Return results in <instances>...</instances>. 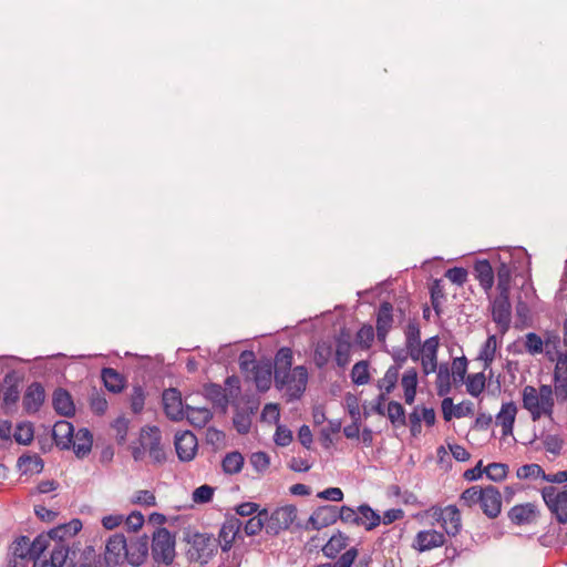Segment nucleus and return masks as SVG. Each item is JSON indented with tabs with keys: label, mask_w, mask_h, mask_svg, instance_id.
<instances>
[{
	"label": "nucleus",
	"mask_w": 567,
	"mask_h": 567,
	"mask_svg": "<svg viewBox=\"0 0 567 567\" xmlns=\"http://www.w3.org/2000/svg\"><path fill=\"white\" fill-rule=\"evenodd\" d=\"M44 536L38 535L32 542L28 536H19L9 547V558L23 557L29 555V558H40L47 550Z\"/></svg>",
	"instance_id": "nucleus-9"
},
{
	"label": "nucleus",
	"mask_w": 567,
	"mask_h": 567,
	"mask_svg": "<svg viewBox=\"0 0 567 567\" xmlns=\"http://www.w3.org/2000/svg\"><path fill=\"white\" fill-rule=\"evenodd\" d=\"M93 435L86 427H81L72 439V445L74 454L79 458L85 457L92 450Z\"/></svg>",
	"instance_id": "nucleus-28"
},
{
	"label": "nucleus",
	"mask_w": 567,
	"mask_h": 567,
	"mask_svg": "<svg viewBox=\"0 0 567 567\" xmlns=\"http://www.w3.org/2000/svg\"><path fill=\"white\" fill-rule=\"evenodd\" d=\"M486 378L484 372L470 374L466 379V391L470 395L477 398L485 388Z\"/></svg>",
	"instance_id": "nucleus-45"
},
{
	"label": "nucleus",
	"mask_w": 567,
	"mask_h": 567,
	"mask_svg": "<svg viewBox=\"0 0 567 567\" xmlns=\"http://www.w3.org/2000/svg\"><path fill=\"white\" fill-rule=\"evenodd\" d=\"M445 544V535L435 529L420 530L412 544V547L420 551H427Z\"/></svg>",
	"instance_id": "nucleus-20"
},
{
	"label": "nucleus",
	"mask_w": 567,
	"mask_h": 567,
	"mask_svg": "<svg viewBox=\"0 0 567 567\" xmlns=\"http://www.w3.org/2000/svg\"><path fill=\"white\" fill-rule=\"evenodd\" d=\"M127 540L122 533H116L109 537L105 545V564L120 565L125 560V549Z\"/></svg>",
	"instance_id": "nucleus-16"
},
{
	"label": "nucleus",
	"mask_w": 567,
	"mask_h": 567,
	"mask_svg": "<svg viewBox=\"0 0 567 567\" xmlns=\"http://www.w3.org/2000/svg\"><path fill=\"white\" fill-rule=\"evenodd\" d=\"M90 408L96 415H103L107 410V401L104 393L93 389L90 395Z\"/></svg>",
	"instance_id": "nucleus-56"
},
{
	"label": "nucleus",
	"mask_w": 567,
	"mask_h": 567,
	"mask_svg": "<svg viewBox=\"0 0 567 567\" xmlns=\"http://www.w3.org/2000/svg\"><path fill=\"white\" fill-rule=\"evenodd\" d=\"M332 355V346L327 342H318L313 352V362L318 369H323Z\"/></svg>",
	"instance_id": "nucleus-43"
},
{
	"label": "nucleus",
	"mask_w": 567,
	"mask_h": 567,
	"mask_svg": "<svg viewBox=\"0 0 567 567\" xmlns=\"http://www.w3.org/2000/svg\"><path fill=\"white\" fill-rule=\"evenodd\" d=\"M82 522L73 518L69 523L60 524L48 533H41L44 536L47 548L51 540L54 542L50 559H44L42 564H35L34 567H64V564L71 561L74 564L75 556L80 555V550H75L69 545V539L75 536L82 529Z\"/></svg>",
	"instance_id": "nucleus-2"
},
{
	"label": "nucleus",
	"mask_w": 567,
	"mask_h": 567,
	"mask_svg": "<svg viewBox=\"0 0 567 567\" xmlns=\"http://www.w3.org/2000/svg\"><path fill=\"white\" fill-rule=\"evenodd\" d=\"M375 337L374 328L365 323L363 324L355 334V343L362 349H370Z\"/></svg>",
	"instance_id": "nucleus-51"
},
{
	"label": "nucleus",
	"mask_w": 567,
	"mask_h": 567,
	"mask_svg": "<svg viewBox=\"0 0 567 567\" xmlns=\"http://www.w3.org/2000/svg\"><path fill=\"white\" fill-rule=\"evenodd\" d=\"M162 401L164 412L169 420L182 421L185 419L186 405L183 404L182 394L177 389L164 390Z\"/></svg>",
	"instance_id": "nucleus-13"
},
{
	"label": "nucleus",
	"mask_w": 567,
	"mask_h": 567,
	"mask_svg": "<svg viewBox=\"0 0 567 567\" xmlns=\"http://www.w3.org/2000/svg\"><path fill=\"white\" fill-rule=\"evenodd\" d=\"M475 277L485 292L494 285V271L487 259L477 260L474 264Z\"/></svg>",
	"instance_id": "nucleus-29"
},
{
	"label": "nucleus",
	"mask_w": 567,
	"mask_h": 567,
	"mask_svg": "<svg viewBox=\"0 0 567 567\" xmlns=\"http://www.w3.org/2000/svg\"><path fill=\"white\" fill-rule=\"evenodd\" d=\"M337 516L338 520H341L343 524L361 526V524L365 523L363 517H360L358 508L354 509L348 505L338 507Z\"/></svg>",
	"instance_id": "nucleus-42"
},
{
	"label": "nucleus",
	"mask_w": 567,
	"mask_h": 567,
	"mask_svg": "<svg viewBox=\"0 0 567 567\" xmlns=\"http://www.w3.org/2000/svg\"><path fill=\"white\" fill-rule=\"evenodd\" d=\"M293 352L289 347H281L275 354L272 371L277 390L287 388L289 401L299 400L308 384V370L305 365H297L291 370Z\"/></svg>",
	"instance_id": "nucleus-1"
},
{
	"label": "nucleus",
	"mask_w": 567,
	"mask_h": 567,
	"mask_svg": "<svg viewBox=\"0 0 567 567\" xmlns=\"http://www.w3.org/2000/svg\"><path fill=\"white\" fill-rule=\"evenodd\" d=\"M369 363L365 360L357 362L351 370V379L355 385H364L370 381Z\"/></svg>",
	"instance_id": "nucleus-48"
},
{
	"label": "nucleus",
	"mask_w": 567,
	"mask_h": 567,
	"mask_svg": "<svg viewBox=\"0 0 567 567\" xmlns=\"http://www.w3.org/2000/svg\"><path fill=\"white\" fill-rule=\"evenodd\" d=\"M233 423L237 432L245 435L249 433L251 427L250 414L244 411H237L233 417Z\"/></svg>",
	"instance_id": "nucleus-57"
},
{
	"label": "nucleus",
	"mask_w": 567,
	"mask_h": 567,
	"mask_svg": "<svg viewBox=\"0 0 567 567\" xmlns=\"http://www.w3.org/2000/svg\"><path fill=\"white\" fill-rule=\"evenodd\" d=\"M404 334L405 346H413L414 343L421 342V330L415 319L409 321Z\"/></svg>",
	"instance_id": "nucleus-61"
},
{
	"label": "nucleus",
	"mask_w": 567,
	"mask_h": 567,
	"mask_svg": "<svg viewBox=\"0 0 567 567\" xmlns=\"http://www.w3.org/2000/svg\"><path fill=\"white\" fill-rule=\"evenodd\" d=\"M560 339L549 336L544 341V350L550 361H557L554 371L555 395L559 401L567 400V352L559 350Z\"/></svg>",
	"instance_id": "nucleus-4"
},
{
	"label": "nucleus",
	"mask_w": 567,
	"mask_h": 567,
	"mask_svg": "<svg viewBox=\"0 0 567 567\" xmlns=\"http://www.w3.org/2000/svg\"><path fill=\"white\" fill-rule=\"evenodd\" d=\"M338 506L322 505L317 507L306 524H296V528L306 530H320L338 522Z\"/></svg>",
	"instance_id": "nucleus-10"
},
{
	"label": "nucleus",
	"mask_w": 567,
	"mask_h": 567,
	"mask_svg": "<svg viewBox=\"0 0 567 567\" xmlns=\"http://www.w3.org/2000/svg\"><path fill=\"white\" fill-rule=\"evenodd\" d=\"M17 466L22 474H40L43 471L44 462L37 454H22L17 461Z\"/></svg>",
	"instance_id": "nucleus-32"
},
{
	"label": "nucleus",
	"mask_w": 567,
	"mask_h": 567,
	"mask_svg": "<svg viewBox=\"0 0 567 567\" xmlns=\"http://www.w3.org/2000/svg\"><path fill=\"white\" fill-rule=\"evenodd\" d=\"M451 372L446 363L440 364L436 375V393L439 396H445L451 392Z\"/></svg>",
	"instance_id": "nucleus-38"
},
{
	"label": "nucleus",
	"mask_w": 567,
	"mask_h": 567,
	"mask_svg": "<svg viewBox=\"0 0 567 567\" xmlns=\"http://www.w3.org/2000/svg\"><path fill=\"white\" fill-rule=\"evenodd\" d=\"M484 472L488 480L498 483L506 478L508 473V465L494 462L488 464Z\"/></svg>",
	"instance_id": "nucleus-55"
},
{
	"label": "nucleus",
	"mask_w": 567,
	"mask_h": 567,
	"mask_svg": "<svg viewBox=\"0 0 567 567\" xmlns=\"http://www.w3.org/2000/svg\"><path fill=\"white\" fill-rule=\"evenodd\" d=\"M249 462L258 473H262L268 468L270 458L267 453L259 451L250 455Z\"/></svg>",
	"instance_id": "nucleus-64"
},
{
	"label": "nucleus",
	"mask_w": 567,
	"mask_h": 567,
	"mask_svg": "<svg viewBox=\"0 0 567 567\" xmlns=\"http://www.w3.org/2000/svg\"><path fill=\"white\" fill-rule=\"evenodd\" d=\"M543 475H545V471L540 465L535 463L525 464L516 471V476L519 480H537L543 478Z\"/></svg>",
	"instance_id": "nucleus-54"
},
{
	"label": "nucleus",
	"mask_w": 567,
	"mask_h": 567,
	"mask_svg": "<svg viewBox=\"0 0 567 567\" xmlns=\"http://www.w3.org/2000/svg\"><path fill=\"white\" fill-rule=\"evenodd\" d=\"M480 507L488 518L498 517L502 512V495L496 486L487 485L483 487Z\"/></svg>",
	"instance_id": "nucleus-15"
},
{
	"label": "nucleus",
	"mask_w": 567,
	"mask_h": 567,
	"mask_svg": "<svg viewBox=\"0 0 567 567\" xmlns=\"http://www.w3.org/2000/svg\"><path fill=\"white\" fill-rule=\"evenodd\" d=\"M393 323V306L389 301H382L377 313V328L391 329Z\"/></svg>",
	"instance_id": "nucleus-41"
},
{
	"label": "nucleus",
	"mask_w": 567,
	"mask_h": 567,
	"mask_svg": "<svg viewBox=\"0 0 567 567\" xmlns=\"http://www.w3.org/2000/svg\"><path fill=\"white\" fill-rule=\"evenodd\" d=\"M54 411L62 416L72 417L75 414V405L70 392L63 388L54 390L52 395Z\"/></svg>",
	"instance_id": "nucleus-22"
},
{
	"label": "nucleus",
	"mask_w": 567,
	"mask_h": 567,
	"mask_svg": "<svg viewBox=\"0 0 567 567\" xmlns=\"http://www.w3.org/2000/svg\"><path fill=\"white\" fill-rule=\"evenodd\" d=\"M398 379H399L398 368L389 367L384 373V377L381 380H379L378 386L380 390L383 391V393L390 394L394 390V388L398 383Z\"/></svg>",
	"instance_id": "nucleus-50"
},
{
	"label": "nucleus",
	"mask_w": 567,
	"mask_h": 567,
	"mask_svg": "<svg viewBox=\"0 0 567 567\" xmlns=\"http://www.w3.org/2000/svg\"><path fill=\"white\" fill-rule=\"evenodd\" d=\"M543 499L553 514V516L560 524L567 523V485L561 489L548 485L542 489Z\"/></svg>",
	"instance_id": "nucleus-8"
},
{
	"label": "nucleus",
	"mask_w": 567,
	"mask_h": 567,
	"mask_svg": "<svg viewBox=\"0 0 567 567\" xmlns=\"http://www.w3.org/2000/svg\"><path fill=\"white\" fill-rule=\"evenodd\" d=\"M341 430V421L340 420H329L328 426L323 427L320 431V443L326 449L329 450L333 444L331 434L339 433Z\"/></svg>",
	"instance_id": "nucleus-49"
},
{
	"label": "nucleus",
	"mask_w": 567,
	"mask_h": 567,
	"mask_svg": "<svg viewBox=\"0 0 567 567\" xmlns=\"http://www.w3.org/2000/svg\"><path fill=\"white\" fill-rule=\"evenodd\" d=\"M348 540H349V537L344 533L338 530L323 545V547L321 549L322 554L327 558H331V559L336 558L338 556V554L347 547Z\"/></svg>",
	"instance_id": "nucleus-31"
},
{
	"label": "nucleus",
	"mask_w": 567,
	"mask_h": 567,
	"mask_svg": "<svg viewBox=\"0 0 567 567\" xmlns=\"http://www.w3.org/2000/svg\"><path fill=\"white\" fill-rule=\"evenodd\" d=\"M243 522L235 515L227 516L225 522L221 524L218 537V548L221 549V555L227 554L235 542L236 537L239 536Z\"/></svg>",
	"instance_id": "nucleus-11"
},
{
	"label": "nucleus",
	"mask_w": 567,
	"mask_h": 567,
	"mask_svg": "<svg viewBox=\"0 0 567 567\" xmlns=\"http://www.w3.org/2000/svg\"><path fill=\"white\" fill-rule=\"evenodd\" d=\"M551 385L542 384L537 390L533 385H526L522 392L523 408L530 413L532 420L537 421L542 415L551 416L554 396Z\"/></svg>",
	"instance_id": "nucleus-3"
},
{
	"label": "nucleus",
	"mask_w": 567,
	"mask_h": 567,
	"mask_svg": "<svg viewBox=\"0 0 567 567\" xmlns=\"http://www.w3.org/2000/svg\"><path fill=\"white\" fill-rule=\"evenodd\" d=\"M145 391L141 384L133 385L132 393L130 395V405L134 414H140L145 404Z\"/></svg>",
	"instance_id": "nucleus-53"
},
{
	"label": "nucleus",
	"mask_w": 567,
	"mask_h": 567,
	"mask_svg": "<svg viewBox=\"0 0 567 567\" xmlns=\"http://www.w3.org/2000/svg\"><path fill=\"white\" fill-rule=\"evenodd\" d=\"M204 395L207 400L212 401L216 406L226 410L229 400L226 395L225 389L217 383H207L204 385Z\"/></svg>",
	"instance_id": "nucleus-33"
},
{
	"label": "nucleus",
	"mask_w": 567,
	"mask_h": 567,
	"mask_svg": "<svg viewBox=\"0 0 567 567\" xmlns=\"http://www.w3.org/2000/svg\"><path fill=\"white\" fill-rule=\"evenodd\" d=\"M144 433L146 435L150 457L154 464H163L166 462V453L162 446V435L157 426H144Z\"/></svg>",
	"instance_id": "nucleus-19"
},
{
	"label": "nucleus",
	"mask_w": 567,
	"mask_h": 567,
	"mask_svg": "<svg viewBox=\"0 0 567 567\" xmlns=\"http://www.w3.org/2000/svg\"><path fill=\"white\" fill-rule=\"evenodd\" d=\"M148 556V536L143 535L136 538H132L127 542L125 549V560L134 567H138L144 564Z\"/></svg>",
	"instance_id": "nucleus-17"
},
{
	"label": "nucleus",
	"mask_w": 567,
	"mask_h": 567,
	"mask_svg": "<svg viewBox=\"0 0 567 567\" xmlns=\"http://www.w3.org/2000/svg\"><path fill=\"white\" fill-rule=\"evenodd\" d=\"M358 512H359L360 517H363V520H365V523L361 524V526H364V528L367 530H372L380 525L381 516L370 505H368V504L359 505Z\"/></svg>",
	"instance_id": "nucleus-39"
},
{
	"label": "nucleus",
	"mask_w": 567,
	"mask_h": 567,
	"mask_svg": "<svg viewBox=\"0 0 567 567\" xmlns=\"http://www.w3.org/2000/svg\"><path fill=\"white\" fill-rule=\"evenodd\" d=\"M507 516L514 525H530L536 522L538 511L532 503L518 504L508 511Z\"/></svg>",
	"instance_id": "nucleus-21"
},
{
	"label": "nucleus",
	"mask_w": 567,
	"mask_h": 567,
	"mask_svg": "<svg viewBox=\"0 0 567 567\" xmlns=\"http://www.w3.org/2000/svg\"><path fill=\"white\" fill-rule=\"evenodd\" d=\"M21 382V377L16 370H10L6 373L3 378L4 391L2 396V402L6 406H11L19 401L20 391L19 384Z\"/></svg>",
	"instance_id": "nucleus-23"
},
{
	"label": "nucleus",
	"mask_w": 567,
	"mask_h": 567,
	"mask_svg": "<svg viewBox=\"0 0 567 567\" xmlns=\"http://www.w3.org/2000/svg\"><path fill=\"white\" fill-rule=\"evenodd\" d=\"M358 556V549L355 547H351L348 550H346L337 561L334 563H326V564H318L313 567H341V563L346 561V565H349V567L352 566L355 558Z\"/></svg>",
	"instance_id": "nucleus-58"
},
{
	"label": "nucleus",
	"mask_w": 567,
	"mask_h": 567,
	"mask_svg": "<svg viewBox=\"0 0 567 567\" xmlns=\"http://www.w3.org/2000/svg\"><path fill=\"white\" fill-rule=\"evenodd\" d=\"M512 280V268L506 262H501L497 268V290L498 292H509Z\"/></svg>",
	"instance_id": "nucleus-52"
},
{
	"label": "nucleus",
	"mask_w": 567,
	"mask_h": 567,
	"mask_svg": "<svg viewBox=\"0 0 567 567\" xmlns=\"http://www.w3.org/2000/svg\"><path fill=\"white\" fill-rule=\"evenodd\" d=\"M239 368L243 373H251V369H254V365H258L259 362L256 361V355L254 351L251 350H244L239 354Z\"/></svg>",
	"instance_id": "nucleus-62"
},
{
	"label": "nucleus",
	"mask_w": 567,
	"mask_h": 567,
	"mask_svg": "<svg viewBox=\"0 0 567 567\" xmlns=\"http://www.w3.org/2000/svg\"><path fill=\"white\" fill-rule=\"evenodd\" d=\"M13 437L21 445H29L34 437V429L31 422H21L17 425Z\"/></svg>",
	"instance_id": "nucleus-46"
},
{
	"label": "nucleus",
	"mask_w": 567,
	"mask_h": 567,
	"mask_svg": "<svg viewBox=\"0 0 567 567\" xmlns=\"http://www.w3.org/2000/svg\"><path fill=\"white\" fill-rule=\"evenodd\" d=\"M128 420L124 416H118L112 423V427L116 433V441L118 444H124L128 432Z\"/></svg>",
	"instance_id": "nucleus-63"
},
{
	"label": "nucleus",
	"mask_w": 567,
	"mask_h": 567,
	"mask_svg": "<svg viewBox=\"0 0 567 567\" xmlns=\"http://www.w3.org/2000/svg\"><path fill=\"white\" fill-rule=\"evenodd\" d=\"M152 556L156 563L166 566L171 565L175 558V535L165 527H158L153 533Z\"/></svg>",
	"instance_id": "nucleus-6"
},
{
	"label": "nucleus",
	"mask_w": 567,
	"mask_h": 567,
	"mask_svg": "<svg viewBox=\"0 0 567 567\" xmlns=\"http://www.w3.org/2000/svg\"><path fill=\"white\" fill-rule=\"evenodd\" d=\"M298 509L295 505L288 504L277 507L270 514L267 512L266 519V534L269 536H277L284 530L296 527Z\"/></svg>",
	"instance_id": "nucleus-7"
},
{
	"label": "nucleus",
	"mask_w": 567,
	"mask_h": 567,
	"mask_svg": "<svg viewBox=\"0 0 567 567\" xmlns=\"http://www.w3.org/2000/svg\"><path fill=\"white\" fill-rule=\"evenodd\" d=\"M483 486L474 485L462 492L460 502L462 506L472 508L481 503Z\"/></svg>",
	"instance_id": "nucleus-44"
},
{
	"label": "nucleus",
	"mask_w": 567,
	"mask_h": 567,
	"mask_svg": "<svg viewBox=\"0 0 567 567\" xmlns=\"http://www.w3.org/2000/svg\"><path fill=\"white\" fill-rule=\"evenodd\" d=\"M437 520L442 522L446 535L456 536L461 530V514L456 506L449 505L440 514Z\"/></svg>",
	"instance_id": "nucleus-25"
},
{
	"label": "nucleus",
	"mask_w": 567,
	"mask_h": 567,
	"mask_svg": "<svg viewBox=\"0 0 567 567\" xmlns=\"http://www.w3.org/2000/svg\"><path fill=\"white\" fill-rule=\"evenodd\" d=\"M184 539L188 545L186 556L189 561L207 564L218 550V542L213 534L187 532Z\"/></svg>",
	"instance_id": "nucleus-5"
},
{
	"label": "nucleus",
	"mask_w": 567,
	"mask_h": 567,
	"mask_svg": "<svg viewBox=\"0 0 567 567\" xmlns=\"http://www.w3.org/2000/svg\"><path fill=\"white\" fill-rule=\"evenodd\" d=\"M147 441L144 433V427L141 429L140 437L136 442L131 445L132 456L134 461L138 462L145 457Z\"/></svg>",
	"instance_id": "nucleus-60"
},
{
	"label": "nucleus",
	"mask_w": 567,
	"mask_h": 567,
	"mask_svg": "<svg viewBox=\"0 0 567 567\" xmlns=\"http://www.w3.org/2000/svg\"><path fill=\"white\" fill-rule=\"evenodd\" d=\"M272 363L270 361L259 362L251 369L250 379L254 381L257 390L261 393L267 392L271 386Z\"/></svg>",
	"instance_id": "nucleus-26"
},
{
	"label": "nucleus",
	"mask_w": 567,
	"mask_h": 567,
	"mask_svg": "<svg viewBox=\"0 0 567 567\" xmlns=\"http://www.w3.org/2000/svg\"><path fill=\"white\" fill-rule=\"evenodd\" d=\"M525 338V348L528 353L538 354L544 351V341L537 333L528 332Z\"/></svg>",
	"instance_id": "nucleus-59"
},
{
	"label": "nucleus",
	"mask_w": 567,
	"mask_h": 567,
	"mask_svg": "<svg viewBox=\"0 0 567 567\" xmlns=\"http://www.w3.org/2000/svg\"><path fill=\"white\" fill-rule=\"evenodd\" d=\"M336 343V363L338 367L344 368L350 362L351 342L337 338Z\"/></svg>",
	"instance_id": "nucleus-47"
},
{
	"label": "nucleus",
	"mask_w": 567,
	"mask_h": 567,
	"mask_svg": "<svg viewBox=\"0 0 567 567\" xmlns=\"http://www.w3.org/2000/svg\"><path fill=\"white\" fill-rule=\"evenodd\" d=\"M497 349V339L495 334H491L487 337L486 341L480 349L477 360L484 362V369H488L492 362L495 359V353Z\"/></svg>",
	"instance_id": "nucleus-35"
},
{
	"label": "nucleus",
	"mask_w": 567,
	"mask_h": 567,
	"mask_svg": "<svg viewBox=\"0 0 567 567\" xmlns=\"http://www.w3.org/2000/svg\"><path fill=\"white\" fill-rule=\"evenodd\" d=\"M517 406L511 401L503 403L501 411L496 414V424L502 426L504 436L513 434Z\"/></svg>",
	"instance_id": "nucleus-27"
},
{
	"label": "nucleus",
	"mask_w": 567,
	"mask_h": 567,
	"mask_svg": "<svg viewBox=\"0 0 567 567\" xmlns=\"http://www.w3.org/2000/svg\"><path fill=\"white\" fill-rule=\"evenodd\" d=\"M386 416L394 427L405 426V409L398 401H390L386 408Z\"/></svg>",
	"instance_id": "nucleus-37"
},
{
	"label": "nucleus",
	"mask_w": 567,
	"mask_h": 567,
	"mask_svg": "<svg viewBox=\"0 0 567 567\" xmlns=\"http://www.w3.org/2000/svg\"><path fill=\"white\" fill-rule=\"evenodd\" d=\"M74 436V426L65 420L58 421L52 429V437L54 443L61 450H70L72 439Z\"/></svg>",
	"instance_id": "nucleus-24"
},
{
	"label": "nucleus",
	"mask_w": 567,
	"mask_h": 567,
	"mask_svg": "<svg viewBox=\"0 0 567 567\" xmlns=\"http://www.w3.org/2000/svg\"><path fill=\"white\" fill-rule=\"evenodd\" d=\"M174 444L181 462H189L195 457L198 443L197 437L192 431L186 430L176 433Z\"/></svg>",
	"instance_id": "nucleus-14"
},
{
	"label": "nucleus",
	"mask_w": 567,
	"mask_h": 567,
	"mask_svg": "<svg viewBox=\"0 0 567 567\" xmlns=\"http://www.w3.org/2000/svg\"><path fill=\"white\" fill-rule=\"evenodd\" d=\"M267 509L259 511L256 515L249 517L245 524L243 523L244 532L247 536L257 535L262 528L266 529Z\"/></svg>",
	"instance_id": "nucleus-36"
},
{
	"label": "nucleus",
	"mask_w": 567,
	"mask_h": 567,
	"mask_svg": "<svg viewBox=\"0 0 567 567\" xmlns=\"http://www.w3.org/2000/svg\"><path fill=\"white\" fill-rule=\"evenodd\" d=\"M45 400V390L41 382L33 381L24 391L22 398L23 410L27 414H35L40 411Z\"/></svg>",
	"instance_id": "nucleus-18"
},
{
	"label": "nucleus",
	"mask_w": 567,
	"mask_h": 567,
	"mask_svg": "<svg viewBox=\"0 0 567 567\" xmlns=\"http://www.w3.org/2000/svg\"><path fill=\"white\" fill-rule=\"evenodd\" d=\"M101 378L106 390L112 393H120L125 386V378L113 368H103Z\"/></svg>",
	"instance_id": "nucleus-30"
},
{
	"label": "nucleus",
	"mask_w": 567,
	"mask_h": 567,
	"mask_svg": "<svg viewBox=\"0 0 567 567\" xmlns=\"http://www.w3.org/2000/svg\"><path fill=\"white\" fill-rule=\"evenodd\" d=\"M244 465V456L237 452H230L225 455L221 462V466L227 474H237L241 471Z\"/></svg>",
	"instance_id": "nucleus-40"
},
{
	"label": "nucleus",
	"mask_w": 567,
	"mask_h": 567,
	"mask_svg": "<svg viewBox=\"0 0 567 567\" xmlns=\"http://www.w3.org/2000/svg\"><path fill=\"white\" fill-rule=\"evenodd\" d=\"M185 417L192 425L204 427L213 417V413L207 408H195L186 404Z\"/></svg>",
	"instance_id": "nucleus-34"
},
{
	"label": "nucleus",
	"mask_w": 567,
	"mask_h": 567,
	"mask_svg": "<svg viewBox=\"0 0 567 567\" xmlns=\"http://www.w3.org/2000/svg\"><path fill=\"white\" fill-rule=\"evenodd\" d=\"M492 317L494 322L499 326L502 333H505L509 329L512 319L509 292H499L494 299L492 303Z\"/></svg>",
	"instance_id": "nucleus-12"
}]
</instances>
